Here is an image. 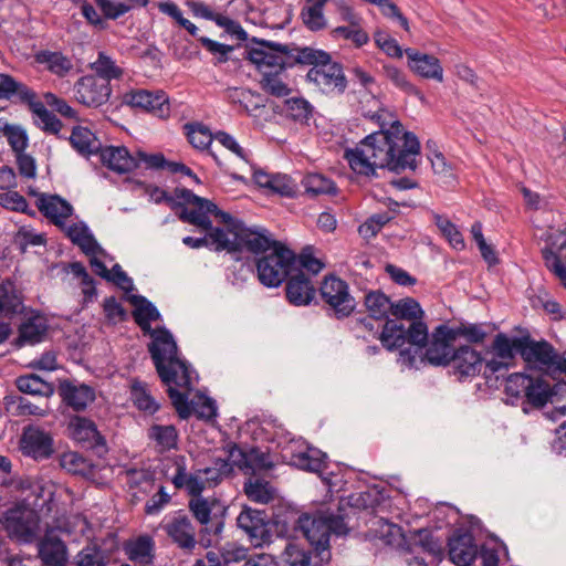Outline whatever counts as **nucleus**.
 <instances>
[{
	"label": "nucleus",
	"mask_w": 566,
	"mask_h": 566,
	"mask_svg": "<svg viewBox=\"0 0 566 566\" xmlns=\"http://www.w3.org/2000/svg\"><path fill=\"white\" fill-rule=\"evenodd\" d=\"M420 144L416 136L405 132L396 120L385 130L366 136L355 148L345 150L344 157L350 168L358 175L376 177L377 169L388 168L394 172L416 168V157Z\"/></svg>",
	"instance_id": "nucleus-1"
},
{
	"label": "nucleus",
	"mask_w": 566,
	"mask_h": 566,
	"mask_svg": "<svg viewBox=\"0 0 566 566\" xmlns=\"http://www.w3.org/2000/svg\"><path fill=\"white\" fill-rule=\"evenodd\" d=\"M390 313L397 318L409 321V325L405 326L398 319L386 321L380 335L384 347L394 350L407 343L419 347L427 343L428 327L421 322L423 311L415 298L406 297L392 303Z\"/></svg>",
	"instance_id": "nucleus-2"
},
{
	"label": "nucleus",
	"mask_w": 566,
	"mask_h": 566,
	"mask_svg": "<svg viewBox=\"0 0 566 566\" xmlns=\"http://www.w3.org/2000/svg\"><path fill=\"white\" fill-rule=\"evenodd\" d=\"M148 350L164 384L191 389L192 371L178 357L177 344L167 328L157 327L156 338L148 345Z\"/></svg>",
	"instance_id": "nucleus-3"
},
{
	"label": "nucleus",
	"mask_w": 566,
	"mask_h": 566,
	"mask_svg": "<svg viewBox=\"0 0 566 566\" xmlns=\"http://www.w3.org/2000/svg\"><path fill=\"white\" fill-rule=\"evenodd\" d=\"M297 63L311 65L306 80L325 94H342L347 87V80L339 63L333 62L331 55L322 50L302 48Z\"/></svg>",
	"instance_id": "nucleus-4"
},
{
	"label": "nucleus",
	"mask_w": 566,
	"mask_h": 566,
	"mask_svg": "<svg viewBox=\"0 0 566 566\" xmlns=\"http://www.w3.org/2000/svg\"><path fill=\"white\" fill-rule=\"evenodd\" d=\"M295 527L303 533L318 554L328 551L331 534L345 535L348 532L340 510L337 513L331 511L303 513L297 517Z\"/></svg>",
	"instance_id": "nucleus-5"
},
{
	"label": "nucleus",
	"mask_w": 566,
	"mask_h": 566,
	"mask_svg": "<svg viewBox=\"0 0 566 566\" xmlns=\"http://www.w3.org/2000/svg\"><path fill=\"white\" fill-rule=\"evenodd\" d=\"M213 243H217L218 251L237 252L245 248L254 254H266L274 245L281 243L273 239L272 234L264 228H239L233 238L224 235L223 230L216 228L210 233Z\"/></svg>",
	"instance_id": "nucleus-6"
},
{
	"label": "nucleus",
	"mask_w": 566,
	"mask_h": 566,
	"mask_svg": "<svg viewBox=\"0 0 566 566\" xmlns=\"http://www.w3.org/2000/svg\"><path fill=\"white\" fill-rule=\"evenodd\" d=\"M297 258L285 244L277 243L256 261L260 282L268 287L279 286L292 272L296 271Z\"/></svg>",
	"instance_id": "nucleus-7"
},
{
	"label": "nucleus",
	"mask_w": 566,
	"mask_h": 566,
	"mask_svg": "<svg viewBox=\"0 0 566 566\" xmlns=\"http://www.w3.org/2000/svg\"><path fill=\"white\" fill-rule=\"evenodd\" d=\"M261 48H252L248 51V59L258 70L263 73L271 71H284L289 66L297 63V55H301V49L294 44H281L268 40L256 41Z\"/></svg>",
	"instance_id": "nucleus-8"
},
{
	"label": "nucleus",
	"mask_w": 566,
	"mask_h": 566,
	"mask_svg": "<svg viewBox=\"0 0 566 566\" xmlns=\"http://www.w3.org/2000/svg\"><path fill=\"white\" fill-rule=\"evenodd\" d=\"M9 537L21 543H32L40 534V516L33 509L15 505L9 509L0 520Z\"/></svg>",
	"instance_id": "nucleus-9"
},
{
	"label": "nucleus",
	"mask_w": 566,
	"mask_h": 566,
	"mask_svg": "<svg viewBox=\"0 0 566 566\" xmlns=\"http://www.w3.org/2000/svg\"><path fill=\"white\" fill-rule=\"evenodd\" d=\"M319 294L337 318L349 316L356 307L348 284L337 276H326L321 284Z\"/></svg>",
	"instance_id": "nucleus-10"
},
{
	"label": "nucleus",
	"mask_w": 566,
	"mask_h": 566,
	"mask_svg": "<svg viewBox=\"0 0 566 566\" xmlns=\"http://www.w3.org/2000/svg\"><path fill=\"white\" fill-rule=\"evenodd\" d=\"M545 242L546 245L542 249L545 266L566 287V228L549 229Z\"/></svg>",
	"instance_id": "nucleus-11"
},
{
	"label": "nucleus",
	"mask_w": 566,
	"mask_h": 566,
	"mask_svg": "<svg viewBox=\"0 0 566 566\" xmlns=\"http://www.w3.org/2000/svg\"><path fill=\"white\" fill-rule=\"evenodd\" d=\"M454 333L446 325L438 326L431 334L430 339L422 346H416L417 350H422L424 346L427 349L423 354V359L433 366L450 365L452 353L454 352Z\"/></svg>",
	"instance_id": "nucleus-12"
},
{
	"label": "nucleus",
	"mask_w": 566,
	"mask_h": 566,
	"mask_svg": "<svg viewBox=\"0 0 566 566\" xmlns=\"http://www.w3.org/2000/svg\"><path fill=\"white\" fill-rule=\"evenodd\" d=\"M522 358L538 368H555L566 373V359L547 342H535L524 336Z\"/></svg>",
	"instance_id": "nucleus-13"
},
{
	"label": "nucleus",
	"mask_w": 566,
	"mask_h": 566,
	"mask_svg": "<svg viewBox=\"0 0 566 566\" xmlns=\"http://www.w3.org/2000/svg\"><path fill=\"white\" fill-rule=\"evenodd\" d=\"M181 389L184 391H179L174 386H169L167 389L171 403L181 419H188L192 412H196L199 418L205 419H210L216 416L214 401L209 397L201 395L197 397V401L188 402V394L193 389V384L190 390L186 388Z\"/></svg>",
	"instance_id": "nucleus-14"
},
{
	"label": "nucleus",
	"mask_w": 566,
	"mask_h": 566,
	"mask_svg": "<svg viewBox=\"0 0 566 566\" xmlns=\"http://www.w3.org/2000/svg\"><path fill=\"white\" fill-rule=\"evenodd\" d=\"M123 101L133 108L151 113L159 118L170 116V103L164 91L135 90L126 93Z\"/></svg>",
	"instance_id": "nucleus-15"
},
{
	"label": "nucleus",
	"mask_w": 566,
	"mask_h": 566,
	"mask_svg": "<svg viewBox=\"0 0 566 566\" xmlns=\"http://www.w3.org/2000/svg\"><path fill=\"white\" fill-rule=\"evenodd\" d=\"M237 525L248 535L254 547H261L271 539L264 511L244 506L237 517Z\"/></svg>",
	"instance_id": "nucleus-16"
},
{
	"label": "nucleus",
	"mask_w": 566,
	"mask_h": 566,
	"mask_svg": "<svg viewBox=\"0 0 566 566\" xmlns=\"http://www.w3.org/2000/svg\"><path fill=\"white\" fill-rule=\"evenodd\" d=\"M111 85L106 78L95 75L81 77L74 85L75 98L88 107H98L105 104L111 96Z\"/></svg>",
	"instance_id": "nucleus-17"
},
{
	"label": "nucleus",
	"mask_w": 566,
	"mask_h": 566,
	"mask_svg": "<svg viewBox=\"0 0 566 566\" xmlns=\"http://www.w3.org/2000/svg\"><path fill=\"white\" fill-rule=\"evenodd\" d=\"M36 558L41 566H67L69 548L54 531H48L38 537Z\"/></svg>",
	"instance_id": "nucleus-18"
},
{
	"label": "nucleus",
	"mask_w": 566,
	"mask_h": 566,
	"mask_svg": "<svg viewBox=\"0 0 566 566\" xmlns=\"http://www.w3.org/2000/svg\"><path fill=\"white\" fill-rule=\"evenodd\" d=\"M163 528L179 548L191 551L196 547V528L186 514L181 512L175 513L174 516L163 524Z\"/></svg>",
	"instance_id": "nucleus-19"
},
{
	"label": "nucleus",
	"mask_w": 566,
	"mask_h": 566,
	"mask_svg": "<svg viewBox=\"0 0 566 566\" xmlns=\"http://www.w3.org/2000/svg\"><path fill=\"white\" fill-rule=\"evenodd\" d=\"M219 505L214 497L197 496L191 497L188 503L189 511L193 517L203 525L202 532L219 536L223 530V521L211 517L212 511Z\"/></svg>",
	"instance_id": "nucleus-20"
},
{
	"label": "nucleus",
	"mask_w": 566,
	"mask_h": 566,
	"mask_svg": "<svg viewBox=\"0 0 566 566\" xmlns=\"http://www.w3.org/2000/svg\"><path fill=\"white\" fill-rule=\"evenodd\" d=\"M69 430L73 439L84 448L93 449L98 454L106 451L105 440L92 420L84 417H74L69 423Z\"/></svg>",
	"instance_id": "nucleus-21"
},
{
	"label": "nucleus",
	"mask_w": 566,
	"mask_h": 566,
	"mask_svg": "<svg viewBox=\"0 0 566 566\" xmlns=\"http://www.w3.org/2000/svg\"><path fill=\"white\" fill-rule=\"evenodd\" d=\"M450 364L454 375L460 379L463 377H474L482 371L483 357L476 349L464 345L454 349Z\"/></svg>",
	"instance_id": "nucleus-22"
},
{
	"label": "nucleus",
	"mask_w": 566,
	"mask_h": 566,
	"mask_svg": "<svg viewBox=\"0 0 566 566\" xmlns=\"http://www.w3.org/2000/svg\"><path fill=\"white\" fill-rule=\"evenodd\" d=\"M287 277L285 290L289 302L296 306L310 304L316 293L311 277L304 271L297 269Z\"/></svg>",
	"instance_id": "nucleus-23"
},
{
	"label": "nucleus",
	"mask_w": 566,
	"mask_h": 566,
	"mask_svg": "<svg viewBox=\"0 0 566 566\" xmlns=\"http://www.w3.org/2000/svg\"><path fill=\"white\" fill-rule=\"evenodd\" d=\"M448 546L450 560L457 566H470L478 556V546L468 532L453 534Z\"/></svg>",
	"instance_id": "nucleus-24"
},
{
	"label": "nucleus",
	"mask_w": 566,
	"mask_h": 566,
	"mask_svg": "<svg viewBox=\"0 0 566 566\" xmlns=\"http://www.w3.org/2000/svg\"><path fill=\"white\" fill-rule=\"evenodd\" d=\"M405 53L408 59V66L412 72L424 78H432L438 82L443 81V69L436 56L421 53L411 48L406 49Z\"/></svg>",
	"instance_id": "nucleus-25"
},
{
	"label": "nucleus",
	"mask_w": 566,
	"mask_h": 566,
	"mask_svg": "<svg viewBox=\"0 0 566 566\" xmlns=\"http://www.w3.org/2000/svg\"><path fill=\"white\" fill-rule=\"evenodd\" d=\"M23 453L34 459H46L53 452L52 438L44 431L29 427L21 438Z\"/></svg>",
	"instance_id": "nucleus-26"
},
{
	"label": "nucleus",
	"mask_w": 566,
	"mask_h": 566,
	"mask_svg": "<svg viewBox=\"0 0 566 566\" xmlns=\"http://www.w3.org/2000/svg\"><path fill=\"white\" fill-rule=\"evenodd\" d=\"M99 153L102 163L116 172L125 174L138 167L136 156L124 146H107L99 148Z\"/></svg>",
	"instance_id": "nucleus-27"
},
{
	"label": "nucleus",
	"mask_w": 566,
	"mask_h": 566,
	"mask_svg": "<svg viewBox=\"0 0 566 566\" xmlns=\"http://www.w3.org/2000/svg\"><path fill=\"white\" fill-rule=\"evenodd\" d=\"M59 394L62 400L76 411L84 410L95 399V392L90 386L76 385L69 380L61 382Z\"/></svg>",
	"instance_id": "nucleus-28"
},
{
	"label": "nucleus",
	"mask_w": 566,
	"mask_h": 566,
	"mask_svg": "<svg viewBox=\"0 0 566 566\" xmlns=\"http://www.w3.org/2000/svg\"><path fill=\"white\" fill-rule=\"evenodd\" d=\"M36 206L46 218L57 226H61L73 212L72 206L56 195H41Z\"/></svg>",
	"instance_id": "nucleus-29"
},
{
	"label": "nucleus",
	"mask_w": 566,
	"mask_h": 566,
	"mask_svg": "<svg viewBox=\"0 0 566 566\" xmlns=\"http://www.w3.org/2000/svg\"><path fill=\"white\" fill-rule=\"evenodd\" d=\"M191 206L193 207L181 210L179 219L203 230L213 229L209 216L211 212L217 211V206L205 198H201V201L193 202Z\"/></svg>",
	"instance_id": "nucleus-30"
},
{
	"label": "nucleus",
	"mask_w": 566,
	"mask_h": 566,
	"mask_svg": "<svg viewBox=\"0 0 566 566\" xmlns=\"http://www.w3.org/2000/svg\"><path fill=\"white\" fill-rule=\"evenodd\" d=\"M171 482L177 489H185L191 497L202 496L201 493L208 488L199 470L195 473H187L184 463H177L176 474Z\"/></svg>",
	"instance_id": "nucleus-31"
},
{
	"label": "nucleus",
	"mask_w": 566,
	"mask_h": 566,
	"mask_svg": "<svg viewBox=\"0 0 566 566\" xmlns=\"http://www.w3.org/2000/svg\"><path fill=\"white\" fill-rule=\"evenodd\" d=\"M23 300L21 292L13 282L3 281L0 283V313L6 316L21 313Z\"/></svg>",
	"instance_id": "nucleus-32"
},
{
	"label": "nucleus",
	"mask_w": 566,
	"mask_h": 566,
	"mask_svg": "<svg viewBox=\"0 0 566 566\" xmlns=\"http://www.w3.org/2000/svg\"><path fill=\"white\" fill-rule=\"evenodd\" d=\"M19 97L20 102H32L36 98L35 93L25 84L15 81L11 75L0 73V99Z\"/></svg>",
	"instance_id": "nucleus-33"
},
{
	"label": "nucleus",
	"mask_w": 566,
	"mask_h": 566,
	"mask_svg": "<svg viewBox=\"0 0 566 566\" xmlns=\"http://www.w3.org/2000/svg\"><path fill=\"white\" fill-rule=\"evenodd\" d=\"M148 439L155 443L159 452H165L177 447L178 432L172 424H153L147 432Z\"/></svg>",
	"instance_id": "nucleus-34"
},
{
	"label": "nucleus",
	"mask_w": 566,
	"mask_h": 566,
	"mask_svg": "<svg viewBox=\"0 0 566 566\" xmlns=\"http://www.w3.org/2000/svg\"><path fill=\"white\" fill-rule=\"evenodd\" d=\"M524 337L509 338L504 334H497L492 343V350L495 356L511 365L515 354L522 356Z\"/></svg>",
	"instance_id": "nucleus-35"
},
{
	"label": "nucleus",
	"mask_w": 566,
	"mask_h": 566,
	"mask_svg": "<svg viewBox=\"0 0 566 566\" xmlns=\"http://www.w3.org/2000/svg\"><path fill=\"white\" fill-rule=\"evenodd\" d=\"M48 331L45 319L41 316H32L24 321L19 327L18 343L35 344L43 339Z\"/></svg>",
	"instance_id": "nucleus-36"
},
{
	"label": "nucleus",
	"mask_w": 566,
	"mask_h": 566,
	"mask_svg": "<svg viewBox=\"0 0 566 566\" xmlns=\"http://www.w3.org/2000/svg\"><path fill=\"white\" fill-rule=\"evenodd\" d=\"M36 61L59 77L66 76L73 70L71 59L61 52L42 51L36 55Z\"/></svg>",
	"instance_id": "nucleus-37"
},
{
	"label": "nucleus",
	"mask_w": 566,
	"mask_h": 566,
	"mask_svg": "<svg viewBox=\"0 0 566 566\" xmlns=\"http://www.w3.org/2000/svg\"><path fill=\"white\" fill-rule=\"evenodd\" d=\"M71 145L84 156L94 154L99 150L101 143L94 133L86 127L76 126L70 136Z\"/></svg>",
	"instance_id": "nucleus-38"
},
{
	"label": "nucleus",
	"mask_w": 566,
	"mask_h": 566,
	"mask_svg": "<svg viewBox=\"0 0 566 566\" xmlns=\"http://www.w3.org/2000/svg\"><path fill=\"white\" fill-rule=\"evenodd\" d=\"M228 98L231 103L240 104V106L249 114L255 115L260 108H264V101L260 94L250 90L232 87L228 90Z\"/></svg>",
	"instance_id": "nucleus-39"
},
{
	"label": "nucleus",
	"mask_w": 566,
	"mask_h": 566,
	"mask_svg": "<svg viewBox=\"0 0 566 566\" xmlns=\"http://www.w3.org/2000/svg\"><path fill=\"white\" fill-rule=\"evenodd\" d=\"M15 384L23 394L42 397H50L54 394L53 385L34 374L18 377Z\"/></svg>",
	"instance_id": "nucleus-40"
},
{
	"label": "nucleus",
	"mask_w": 566,
	"mask_h": 566,
	"mask_svg": "<svg viewBox=\"0 0 566 566\" xmlns=\"http://www.w3.org/2000/svg\"><path fill=\"white\" fill-rule=\"evenodd\" d=\"M70 240L87 255H95L99 245L85 224H72L67 229Z\"/></svg>",
	"instance_id": "nucleus-41"
},
{
	"label": "nucleus",
	"mask_w": 566,
	"mask_h": 566,
	"mask_svg": "<svg viewBox=\"0 0 566 566\" xmlns=\"http://www.w3.org/2000/svg\"><path fill=\"white\" fill-rule=\"evenodd\" d=\"M292 463L298 469L314 473H322L326 468L325 455L316 449L293 454Z\"/></svg>",
	"instance_id": "nucleus-42"
},
{
	"label": "nucleus",
	"mask_w": 566,
	"mask_h": 566,
	"mask_svg": "<svg viewBox=\"0 0 566 566\" xmlns=\"http://www.w3.org/2000/svg\"><path fill=\"white\" fill-rule=\"evenodd\" d=\"M185 134L191 146L198 150H206L214 140V135L210 129L199 122L187 123L184 125Z\"/></svg>",
	"instance_id": "nucleus-43"
},
{
	"label": "nucleus",
	"mask_w": 566,
	"mask_h": 566,
	"mask_svg": "<svg viewBox=\"0 0 566 566\" xmlns=\"http://www.w3.org/2000/svg\"><path fill=\"white\" fill-rule=\"evenodd\" d=\"M30 105L34 115H36V124L45 132L51 134H57L62 128L61 120L50 111L46 109L42 102L32 99V102H25Z\"/></svg>",
	"instance_id": "nucleus-44"
},
{
	"label": "nucleus",
	"mask_w": 566,
	"mask_h": 566,
	"mask_svg": "<svg viewBox=\"0 0 566 566\" xmlns=\"http://www.w3.org/2000/svg\"><path fill=\"white\" fill-rule=\"evenodd\" d=\"M555 395L554 389L543 378H533L530 389L526 391L525 400L534 407H543L552 396Z\"/></svg>",
	"instance_id": "nucleus-45"
},
{
	"label": "nucleus",
	"mask_w": 566,
	"mask_h": 566,
	"mask_svg": "<svg viewBox=\"0 0 566 566\" xmlns=\"http://www.w3.org/2000/svg\"><path fill=\"white\" fill-rule=\"evenodd\" d=\"M390 298L380 291H371L365 295V306L371 317L385 318L391 311Z\"/></svg>",
	"instance_id": "nucleus-46"
},
{
	"label": "nucleus",
	"mask_w": 566,
	"mask_h": 566,
	"mask_svg": "<svg viewBox=\"0 0 566 566\" xmlns=\"http://www.w3.org/2000/svg\"><path fill=\"white\" fill-rule=\"evenodd\" d=\"M60 464L72 474L90 476L94 473L93 464L76 452L63 453L60 459Z\"/></svg>",
	"instance_id": "nucleus-47"
},
{
	"label": "nucleus",
	"mask_w": 566,
	"mask_h": 566,
	"mask_svg": "<svg viewBox=\"0 0 566 566\" xmlns=\"http://www.w3.org/2000/svg\"><path fill=\"white\" fill-rule=\"evenodd\" d=\"M132 399L139 410L149 415H154L159 409V403L153 398L146 384H133Z\"/></svg>",
	"instance_id": "nucleus-48"
},
{
	"label": "nucleus",
	"mask_w": 566,
	"mask_h": 566,
	"mask_svg": "<svg viewBox=\"0 0 566 566\" xmlns=\"http://www.w3.org/2000/svg\"><path fill=\"white\" fill-rule=\"evenodd\" d=\"M244 492L251 501L262 504L269 503L274 497V490L269 482L259 479H249L244 483Z\"/></svg>",
	"instance_id": "nucleus-49"
},
{
	"label": "nucleus",
	"mask_w": 566,
	"mask_h": 566,
	"mask_svg": "<svg viewBox=\"0 0 566 566\" xmlns=\"http://www.w3.org/2000/svg\"><path fill=\"white\" fill-rule=\"evenodd\" d=\"M283 71H271L262 74L260 85L264 92L276 97L287 96L291 92L282 78Z\"/></svg>",
	"instance_id": "nucleus-50"
},
{
	"label": "nucleus",
	"mask_w": 566,
	"mask_h": 566,
	"mask_svg": "<svg viewBox=\"0 0 566 566\" xmlns=\"http://www.w3.org/2000/svg\"><path fill=\"white\" fill-rule=\"evenodd\" d=\"M305 191L312 196L336 193L335 184L321 174H310L302 181Z\"/></svg>",
	"instance_id": "nucleus-51"
},
{
	"label": "nucleus",
	"mask_w": 566,
	"mask_h": 566,
	"mask_svg": "<svg viewBox=\"0 0 566 566\" xmlns=\"http://www.w3.org/2000/svg\"><path fill=\"white\" fill-rule=\"evenodd\" d=\"M153 541L149 537H139L137 541L132 543L127 553L132 560L139 564L146 565L151 562Z\"/></svg>",
	"instance_id": "nucleus-52"
},
{
	"label": "nucleus",
	"mask_w": 566,
	"mask_h": 566,
	"mask_svg": "<svg viewBox=\"0 0 566 566\" xmlns=\"http://www.w3.org/2000/svg\"><path fill=\"white\" fill-rule=\"evenodd\" d=\"M533 377L525 374H512L505 380V392L514 398H525Z\"/></svg>",
	"instance_id": "nucleus-53"
},
{
	"label": "nucleus",
	"mask_w": 566,
	"mask_h": 566,
	"mask_svg": "<svg viewBox=\"0 0 566 566\" xmlns=\"http://www.w3.org/2000/svg\"><path fill=\"white\" fill-rule=\"evenodd\" d=\"M436 224L441 231V233L446 237L449 243L457 250H462L465 245L463 237L461 232L457 229V227L447 218L436 214Z\"/></svg>",
	"instance_id": "nucleus-54"
},
{
	"label": "nucleus",
	"mask_w": 566,
	"mask_h": 566,
	"mask_svg": "<svg viewBox=\"0 0 566 566\" xmlns=\"http://www.w3.org/2000/svg\"><path fill=\"white\" fill-rule=\"evenodd\" d=\"M201 475L203 476V480H206V484L208 488L214 486L220 481L230 474L231 467L228 463V461L223 459H216L213 462V467L206 468L203 470H199Z\"/></svg>",
	"instance_id": "nucleus-55"
},
{
	"label": "nucleus",
	"mask_w": 566,
	"mask_h": 566,
	"mask_svg": "<svg viewBox=\"0 0 566 566\" xmlns=\"http://www.w3.org/2000/svg\"><path fill=\"white\" fill-rule=\"evenodd\" d=\"M129 302L135 306L133 312L134 318H143L147 321H158L160 313L158 310L144 296L132 295Z\"/></svg>",
	"instance_id": "nucleus-56"
},
{
	"label": "nucleus",
	"mask_w": 566,
	"mask_h": 566,
	"mask_svg": "<svg viewBox=\"0 0 566 566\" xmlns=\"http://www.w3.org/2000/svg\"><path fill=\"white\" fill-rule=\"evenodd\" d=\"M286 115L295 122L306 123L312 115V106L304 98H290L285 102Z\"/></svg>",
	"instance_id": "nucleus-57"
},
{
	"label": "nucleus",
	"mask_w": 566,
	"mask_h": 566,
	"mask_svg": "<svg viewBox=\"0 0 566 566\" xmlns=\"http://www.w3.org/2000/svg\"><path fill=\"white\" fill-rule=\"evenodd\" d=\"M92 67L96 72L95 76L106 78L108 83L109 80L118 78L123 73L115 62L104 53L98 54V59L92 64Z\"/></svg>",
	"instance_id": "nucleus-58"
},
{
	"label": "nucleus",
	"mask_w": 566,
	"mask_h": 566,
	"mask_svg": "<svg viewBox=\"0 0 566 566\" xmlns=\"http://www.w3.org/2000/svg\"><path fill=\"white\" fill-rule=\"evenodd\" d=\"M76 566H106V556L97 546H86L76 555Z\"/></svg>",
	"instance_id": "nucleus-59"
},
{
	"label": "nucleus",
	"mask_w": 566,
	"mask_h": 566,
	"mask_svg": "<svg viewBox=\"0 0 566 566\" xmlns=\"http://www.w3.org/2000/svg\"><path fill=\"white\" fill-rule=\"evenodd\" d=\"M272 468L270 457L259 449L252 448L248 451L247 468L244 474H255L258 471Z\"/></svg>",
	"instance_id": "nucleus-60"
},
{
	"label": "nucleus",
	"mask_w": 566,
	"mask_h": 566,
	"mask_svg": "<svg viewBox=\"0 0 566 566\" xmlns=\"http://www.w3.org/2000/svg\"><path fill=\"white\" fill-rule=\"evenodd\" d=\"M375 43L390 57H402L403 51L397 40L391 38L385 31H377L374 34Z\"/></svg>",
	"instance_id": "nucleus-61"
},
{
	"label": "nucleus",
	"mask_w": 566,
	"mask_h": 566,
	"mask_svg": "<svg viewBox=\"0 0 566 566\" xmlns=\"http://www.w3.org/2000/svg\"><path fill=\"white\" fill-rule=\"evenodd\" d=\"M126 475L130 489L145 485V493H149L155 488V478L149 471L132 469L126 472Z\"/></svg>",
	"instance_id": "nucleus-62"
},
{
	"label": "nucleus",
	"mask_w": 566,
	"mask_h": 566,
	"mask_svg": "<svg viewBox=\"0 0 566 566\" xmlns=\"http://www.w3.org/2000/svg\"><path fill=\"white\" fill-rule=\"evenodd\" d=\"M2 132L17 155L23 153L28 145V137L24 130L18 126L6 124L2 128Z\"/></svg>",
	"instance_id": "nucleus-63"
},
{
	"label": "nucleus",
	"mask_w": 566,
	"mask_h": 566,
	"mask_svg": "<svg viewBox=\"0 0 566 566\" xmlns=\"http://www.w3.org/2000/svg\"><path fill=\"white\" fill-rule=\"evenodd\" d=\"M451 331L454 333L455 340L459 336H462L471 343H483L486 337V332L479 324H461L455 328H451Z\"/></svg>",
	"instance_id": "nucleus-64"
}]
</instances>
